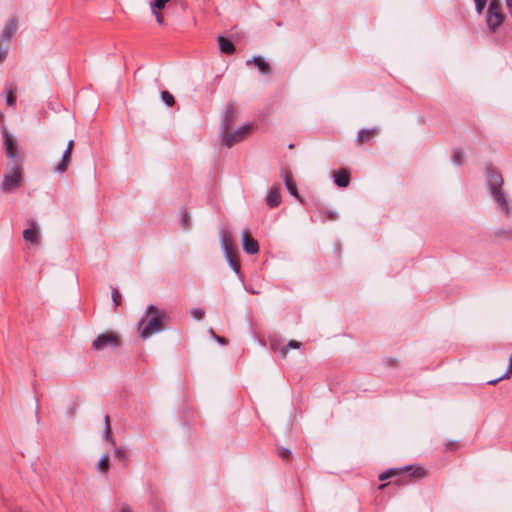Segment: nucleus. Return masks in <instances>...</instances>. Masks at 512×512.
Masks as SVG:
<instances>
[{"mask_svg":"<svg viewBox=\"0 0 512 512\" xmlns=\"http://www.w3.org/2000/svg\"><path fill=\"white\" fill-rule=\"evenodd\" d=\"M168 320L169 315L165 310H161L155 305H149L137 323L139 337L148 339L153 334L163 331Z\"/></svg>","mask_w":512,"mask_h":512,"instance_id":"1","label":"nucleus"},{"mask_svg":"<svg viewBox=\"0 0 512 512\" xmlns=\"http://www.w3.org/2000/svg\"><path fill=\"white\" fill-rule=\"evenodd\" d=\"M425 476L426 470L422 466L406 465L386 469V480L395 478L394 482L398 485H407L414 481L423 479Z\"/></svg>","mask_w":512,"mask_h":512,"instance_id":"2","label":"nucleus"},{"mask_svg":"<svg viewBox=\"0 0 512 512\" xmlns=\"http://www.w3.org/2000/svg\"><path fill=\"white\" fill-rule=\"evenodd\" d=\"M24 180L23 163H12L8 171L3 175L1 188L3 191L19 189Z\"/></svg>","mask_w":512,"mask_h":512,"instance_id":"3","label":"nucleus"},{"mask_svg":"<svg viewBox=\"0 0 512 512\" xmlns=\"http://www.w3.org/2000/svg\"><path fill=\"white\" fill-rule=\"evenodd\" d=\"M3 144L7 158L12 163H23L24 159L20 155L19 146L14 136L6 129L2 131Z\"/></svg>","mask_w":512,"mask_h":512,"instance_id":"4","label":"nucleus"},{"mask_svg":"<svg viewBox=\"0 0 512 512\" xmlns=\"http://www.w3.org/2000/svg\"><path fill=\"white\" fill-rule=\"evenodd\" d=\"M122 345L121 337L116 332H105L99 334L92 342V349L96 351L104 350L105 348H118Z\"/></svg>","mask_w":512,"mask_h":512,"instance_id":"5","label":"nucleus"},{"mask_svg":"<svg viewBox=\"0 0 512 512\" xmlns=\"http://www.w3.org/2000/svg\"><path fill=\"white\" fill-rule=\"evenodd\" d=\"M503 19L500 2L492 0L486 13V22L489 29L494 32L502 24Z\"/></svg>","mask_w":512,"mask_h":512,"instance_id":"6","label":"nucleus"},{"mask_svg":"<svg viewBox=\"0 0 512 512\" xmlns=\"http://www.w3.org/2000/svg\"><path fill=\"white\" fill-rule=\"evenodd\" d=\"M253 130L252 125H243L236 129L234 132H224L223 135V143L228 148L232 147L235 143H238L244 140Z\"/></svg>","mask_w":512,"mask_h":512,"instance_id":"7","label":"nucleus"},{"mask_svg":"<svg viewBox=\"0 0 512 512\" xmlns=\"http://www.w3.org/2000/svg\"><path fill=\"white\" fill-rule=\"evenodd\" d=\"M381 134L380 127H374L370 129H362L358 132V135L355 139V144L357 146L363 145H371L376 137Z\"/></svg>","mask_w":512,"mask_h":512,"instance_id":"8","label":"nucleus"},{"mask_svg":"<svg viewBox=\"0 0 512 512\" xmlns=\"http://www.w3.org/2000/svg\"><path fill=\"white\" fill-rule=\"evenodd\" d=\"M486 184L489 192H500L504 181L501 174L495 170L488 169L486 172Z\"/></svg>","mask_w":512,"mask_h":512,"instance_id":"9","label":"nucleus"},{"mask_svg":"<svg viewBox=\"0 0 512 512\" xmlns=\"http://www.w3.org/2000/svg\"><path fill=\"white\" fill-rule=\"evenodd\" d=\"M242 245H243V250L247 254L254 255L259 252V244L251 236V234L248 230H244L242 233Z\"/></svg>","mask_w":512,"mask_h":512,"instance_id":"10","label":"nucleus"},{"mask_svg":"<svg viewBox=\"0 0 512 512\" xmlns=\"http://www.w3.org/2000/svg\"><path fill=\"white\" fill-rule=\"evenodd\" d=\"M236 119V111L234 105L229 103L225 107V113L221 124L222 133L229 132L232 124Z\"/></svg>","mask_w":512,"mask_h":512,"instance_id":"11","label":"nucleus"},{"mask_svg":"<svg viewBox=\"0 0 512 512\" xmlns=\"http://www.w3.org/2000/svg\"><path fill=\"white\" fill-rule=\"evenodd\" d=\"M333 179H334V183L339 188H346V187H348L350 180H351L350 171L347 168H341L337 171H334Z\"/></svg>","mask_w":512,"mask_h":512,"instance_id":"12","label":"nucleus"},{"mask_svg":"<svg viewBox=\"0 0 512 512\" xmlns=\"http://www.w3.org/2000/svg\"><path fill=\"white\" fill-rule=\"evenodd\" d=\"M252 64L257 67L260 73L263 75H270L272 73L270 64L262 56H254L252 59L246 62L247 66Z\"/></svg>","mask_w":512,"mask_h":512,"instance_id":"13","label":"nucleus"},{"mask_svg":"<svg viewBox=\"0 0 512 512\" xmlns=\"http://www.w3.org/2000/svg\"><path fill=\"white\" fill-rule=\"evenodd\" d=\"M17 25H18V20L16 17L9 18L2 30L0 40L2 42L9 41L11 39L12 35L14 34V32L16 31Z\"/></svg>","mask_w":512,"mask_h":512,"instance_id":"14","label":"nucleus"},{"mask_svg":"<svg viewBox=\"0 0 512 512\" xmlns=\"http://www.w3.org/2000/svg\"><path fill=\"white\" fill-rule=\"evenodd\" d=\"M217 41L219 49L223 54L231 55L235 52V45L230 39L225 38L224 36H218Z\"/></svg>","mask_w":512,"mask_h":512,"instance_id":"15","label":"nucleus"},{"mask_svg":"<svg viewBox=\"0 0 512 512\" xmlns=\"http://www.w3.org/2000/svg\"><path fill=\"white\" fill-rule=\"evenodd\" d=\"M23 238L25 241L32 244L39 243V230L35 227L34 223L31 224L30 228L24 230Z\"/></svg>","mask_w":512,"mask_h":512,"instance_id":"16","label":"nucleus"},{"mask_svg":"<svg viewBox=\"0 0 512 512\" xmlns=\"http://www.w3.org/2000/svg\"><path fill=\"white\" fill-rule=\"evenodd\" d=\"M493 201L505 213H510L509 200L506 194H492Z\"/></svg>","mask_w":512,"mask_h":512,"instance_id":"17","label":"nucleus"},{"mask_svg":"<svg viewBox=\"0 0 512 512\" xmlns=\"http://www.w3.org/2000/svg\"><path fill=\"white\" fill-rule=\"evenodd\" d=\"M283 180L288 192H298L296 181L290 170H284L282 173Z\"/></svg>","mask_w":512,"mask_h":512,"instance_id":"18","label":"nucleus"},{"mask_svg":"<svg viewBox=\"0 0 512 512\" xmlns=\"http://www.w3.org/2000/svg\"><path fill=\"white\" fill-rule=\"evenodd\" d=\"M225 256L234 272L240 274L241 265L237 259V251L235 249L231 251L229 250L228 252H225Z\"/></svg>","mask_w":512,"mask_h":512,"instance_id":"19","label":"nucleus"},{"mask_svg":"<svg viewBox=\"0 0 512 512\" xmlns=\"http://www.w3.org/2000/svg\"><path fill=\"white\" fill-rule=\"evenodd\" d=\"M71 156H72V152H70L69 150H65L62 155L61 161L55 168V171H57L59 173H63L65 171H67V169L70 165V162H71Z\"/></svg>","mask_w":512,"mask_h":512,"instance_id":"20","label":"nucleus"},{"mask_svg":"<svg viewBox=\"0 0 512 512\" xmlns=\"http://www.w3.org/2000/svg\"><path fill=\"white\" fill-rule=\"evenodd\" d=\"M221 245L224 249V252H228L229 250L231 251L234 249L230 232H228V231L221 232Z\"/></svg>","mask_w":512,"mask_h":512,"instance_id":"21","label":"nucleus"},{"mask_svg":"<svg viewBox=\"0 0 512 512\" xmlns=\"http://www.w3.org/2000/svg\"><path fill=\"white\" fill-rule=\"evenodd\" d=\"M265 202L270 208H276L282 202L281 194H267Z\"/></svg>","mask_w":512,"mask_h":512,"instance_id":"22","label":"nucleus"},{"mask_svg":"<svg viewBox=\"0 0 512 512\" xmlns=\"http://www.w3.org/2000/svg\"><path fill=\"white\" fill-rule=\"evenodd\" d=\"M301 347V343L296 341V340H290L287 345L283 346L279 353H280V356L285 358L288 354V349L289 348H293V349H299Z\"/></svg>","mask_w":512,"mask_h":512,"instance_id":"23","label":"nucleus"},{"mask_svg":"<svg viewBox=\"0 0 512 512\" xmlns=\"http://www.w3.org/2000/svg\"><path fill=\"white\" fill-rule=\"evenodd\" d=\"M109 468H110L109 456L108 455H104V456H102L100 458V460L98 462V470L101 473L106 474L109 471Z\"/></svg>","mask_w":512,"mask_h":512,"instance_id":"24","label":"nucleus"},{"mask_svg":"<svg viewBox=\"0 0 512 512\" xmlns=\"http://www.w3.org/2000/svg\"><path fill=\"white\" fill-rule=\"evenodd\" d=\"M161 99L169 107H171L175 104L174 96L167 90H164L161 92Z\"/></svg>","mask_w":512,"mask_h":512,"instance_id":"25","label":"nucleus"},{"mask_svg":"<svg viewBox=\"0 0 512 512\" xmlns=\"http://www.w3.org/2000/svg\"><path fill=\"white\" fill-rule=\"evenodd\" d=\"M451 161L454 165H462L464 162V154L459 150H454L451 156Z\"/></svg>","mask_w":512,"mask_h":512,"instance_id":"26","label":"nucleus"},{"mask_svg":"<svg viewBox=\"0 0 512 512\" xmlns=\"http://www.w3.org/2000/svg\"><path fill=\"white\" fill-rule=\"evenodd\" d=\"M16 100H17L16 90L15 89L9 90L8 93H7V96H6V103H7V105L8 106H15Z\"/></svg>","mask_w":512,"mask_h":512,"instance_id":"27","label":"nucleus"},{"mask_svg":"<svg viewBox=\"0 0 512 512\" xmlns=\"http://www.w3.org/2000/svg\"><path fill=\"white\" fill-rule=\"evenodd\" d=\"M278 456L285 462H288L292 458V453L290 450L286 448H279L278 449Z\"/></svg>","mask_w":512,"mask_h":512,"instance_id":"28","label":"nucleus"},{"mask_svg":"<svg viewBox=\"0 0 512 512\" xmlns=\"http://www.w3.org/2000/svg\"><path fill=\"white\" fill-rule=\"evenodd\" d=\"M181 225L184 229L189 228L190 226V215L186 210L181 211V219H180Z\"/></svg>","mask_w":512,"mask_h":512,"instance_id":"29","label":"nucleus"},{"mask_svg":"<svg viewBox=\"0 0 512 512\" xmlns=\"http://www.w3.org/2000/svg\"><path fill=\"white\" fill-rule=\"evenodd\" d=\"M114 455L116 458H118L121 461H126L128 458L127 451L122 447L115 448Z\"/></svg>","mask_w":512,"mask_h":512,"instance_id":"30","label":"nucleus"},{"mask_svg":"<svg viewBox=\"0 0 512 512\" xmlns=\"http://www.w3.org/2000/svg\"><path fill=\"white\" fill-rule=\"evenodd\" d=\"M170 1L171 0H154L151 3V6H154V9L156 10H163Z\"/></svg>","mask_w":512,"mask_h":512,"instance_id":"31","label":"nucleus"},{"mask_svg":"<svg viewBox=\"0 0 512 512\" xmlns=\"http://www.w3.org/2000/svg\"><path fill=\"white\" fill-rule=\"evenodd\" d=\"M104 438L112 445L115 444V441L112 436L111 425H106L104 429Z\"/></svg>","mask_w":512,"mask_h":512,"instance_id":"32","label":"nucleus"},{"mask_svg":"<svg viewBox=\"0 0 512 512\" xmlns=\"http://www.w3.org/2000/svg\"><path fill=\"white\" fill-rule=\"evenodd\" d=\"M151 12L155 16L156 21L159 25H164V18L161 14V10L154 9V6H151Z\"/></svg>","mask_w":512,"mask_h":512,"instance_id":"33","label":"nucleus"},{"mask_svg":"<svg viewBox=\"0 0 512 512\" xmlns=\"http://www.w3.org/2000/svg\"><path fill=\"white\" fill-rule=\"evenodd\" d=\"M122 296L117 289H112V300L115 307H118L121 304Z\"/></svg>","mask_w":512,"mask_h":512,"instance_id":"34","label":"nucleus"},{"mask_svg":"<svg viewBox=\"0 0 512 512\" xmlns=\"http://www.w3.org/2000/svg\"><path fill=\"white\" fill-rule=\"evenodd\" d=\"M474 2H475L477 13L481 14L483 9L485 8L486 0H474Z\"/></svg>","mask_w":512,"mask_h":512,"instance_id":"35","label":"nucleus"},{"mask_svg":"<svg viewBox=\"0 0 512 512\" xmlns=\"http://www.w3.org/2000/svg\"><path fill=\"white\" fill-rule=\"evenodd\" d=\"M191 315L193 318L200 320L204 316V311L202 309L196 308L191 311Z\"/></svg>","mask_w":512,"mask_h":512,"instance_id":"36","label":"nucleus"},{"mask_svg":"<svg viewBox=\"0 0 512 512\" xmlns=\"http://www.w3.org/2000/svg\"><path fill=\"white\" fill-rule=\"evenodd\" d=\"M8 54V49L2 45L0 42V63H2Z\"/></svg>","mask_w":512,"mask_h":512,"instance_id":"37","label":"nucleus"},{"mask_svg":"<svg viewBox=\"0 0 512 512\" xmlns=\"http://www.w3.org/2000/svg\"><path fill=\"white\" fill-rule=\"evenodd\" d=\"M510 375H512V356L509 358L508 370L502 375V378H508Z\"/></svg>","mask_w":512,"mask_h":512,"instance_id":"38","label":"nucleus"},{"mask_svg":"<svg viewBox=\"0 0 512 512\" xmlns=\"http://www.w3.org/2000/svg\"><path fill=\"white\" fill-rule=\"evenodd\" d=\"M73 148H74V140H70L67 144V148L66 150H69L70 152L73 151Z\"/></svg>","mask_w":512,"mask_h":512,"instance_id":"39","label":"nucleus"},{"mask_svg":"<svg viewBox=\"0 0 512 512\" xmlns=\"http://www.w3.org/2000/svg\"><path fill=\"white\" fill-rule=\"evenodd\" d=\"M506 6L509 9L510 15L512 17V0H506Z\"/></svg>","mask_w":512,"mask_h":512,"instance_id":"40","label":"nucleus"},{"mask_svg":"<svg viewBox=\"0 0 512 512\" xmlns=\"http://www.w3.org/2000/svg\"><path fill=\"white\" fill-rule=\"evenodd\" d=\"M502 376H500L499 378L497 379H494V380H489L487 383L490 384V385H495L497 384L500 380H502Z\"/></svg>","mask_w":512,"mask_h":512,"instance_id":"41","label":"nucleus"},{"mask_svg":"<svg viewBox=\"0 0 512 512\" xmlns=\"http://www.w3.org/2000/svg\"><path fill=\"white\" fill-rule=\"evenodd\" d=\"M268 192H272V193L280 192L279 185H274Z\"/></svg>","mask_w":512,"mask_h":512,"instance_id":"42","label":"nucleus"},{"mask_svg":"<svg viewBox=\"0 0 512 512\" xmlns=\"http://www.w3.org/2000/svg\"><path fill=\"white\" fill-rule=\"evenodd\" d=\"M120 512H133L131 507L125 505V506H122Z\"/></svg>","mask_w":512,"mask_h":512,"instance_id":"43","label":"nucleus"},{"mask_svg":"<svg viewBox=\"0 0 512 512\" xmlns=\"http://www.w3.org/2000/svg\"><path fill=\"white\" fill-rule=\"evenodd\" d=\"M455 447H456L455 443H453V442H450V443L446 444V449L447 450H453V449H455Z\"/></svg>","mask_w":512,"mask_h":512,"instance_id":"44","label":"nucleus"},{"mask_svg":"<svg viewBox=\"0 0 512 512\" xmlns=\"http://www.w3.org/2000/svg\"><path fill=\"white\" fill-rule=\"evenodd\" d=\"M104 422H105V426H106V425H111V423H110V417H109L108 415H106V416L104 417Z\"/></svg>","mask_w":512,"mask_h":512,"instance_id":"45","label":"nucleus"},{"mask_svg":"<svg viewBox=\"0 0 512 512\" xmlns=\"http://www.w3.org/2000/svg\"><path fill=\"white\" fill-rule=\"evenodd\" d=\"M378 479H379V481H384V479H385L384 472H381V473L378 475Z\"/></svg>","mask_w":512,"mask_h":512,"instance_id":"46","label":"nucleus"},{"mask_svg":"<svg viewBox=\"0 0 512 512\" xmlns=\"http://www.w3.org/2000/svg\"><path fill=\"white\" fill-rule=\"evenodd\" d=\"M297 200H299L300 202H302V199L300 197V194L298 193H295V194H292Z\"/></svg>","mask_w":512,"mask_h":512,"instance_id":"47","label":"nucleus"},{"mask_svg":"<svg viewBox=\"0 0 512 512\" xmlns=\"http://www.w3.org/2000/svg\"><path fill=\"white\" fill-rule=\"evenodd\" d=\"M378 489H379V490H383V489H384V483L380 484V485L378 486Z\"/></svg>","mask_w":512,"mask_h":512,"instance_id":"48","label":"nucleus"},{"mask_svg":"<svg viewBox=\"0 0 512 512\" xmlns=\"http://www.w3.org/2000/svg\"><path fill=\"white\" fill-rule=\"evenodd\" d=\"M219 342L225 343V340L223 338H218Z\"/></svg>","mask_w":512,"mask_h":512,"instance_id":"49","label":"nucleus"},{"mask_svg":"<svg viewBox=\"0 0 512 512\" xmlns=\"http://www.w3.org/2000/svg\"><path fill=\"white\" fill-rule=\"evenodd\" d=\"M2 116H3L2 113H0V119L2 118Z\"/></svg>","mask_w":512,"mask_h":512,"instance_id":"50","label":"nucleus"}]
</instances>
